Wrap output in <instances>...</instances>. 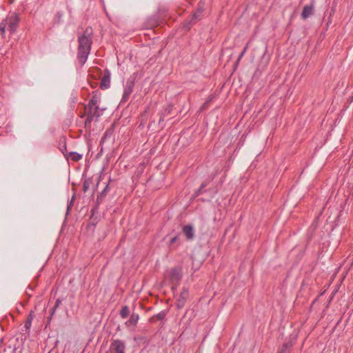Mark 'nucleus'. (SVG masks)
I'll return each instance as SVG.
<instances>
[{"mask_svg":"<svg viewBox=\"0 0 353 353\" xmlns=\"http://www.w3.org/2000/svg\"><path fill=\"white\" fill-rule=\"evenodd\" d=\"M93 31L92 28H87L82 34L78 37V52L77 59L79 63L83 65L87 61L88 57L90 52L92 44Z\"/></svg>","mask_w":353,"mask_h":353,"instance_id":"f257e3e1","label":"nucleus"},{"mask_svg":"<svg viewBox=\"0 0 353 353\" xmlns=\"http://www.w3.org/2000/svg\"><path fill=\"white\" fill-rule=\"evenodd\" d=\"M100 95L97 92H94L88 103L89 111L85 119L86 125L88 124V123H91L94 118L96 120H97L99 117L103 114L105 108H99V103H100Z\"/></svg>","mask_w":353,"mask_h":353,"instance_id":"f03ea898","label":"nucleus"},{"mask_svg":"<svg viewBox=\"0 0 353 353\" xmlns=\"http://www.w3.org/2000/svg\"><path fill=\"white\" fill-rule=\"evenodd\" d=\"M19 22V17L18 14L15 12L10 14L6 19L2 20L0 23V34L2 37H5L6 28L10 34L15 32L18 28Z\"/></svg>","mask_w":353,"mask_h":353,"instance_id":"7ed1b4c3","label":"nucleus"},{"mask_svg":"<svg viewBox=\"0 0 353 353\" xmlns=\"http://www.w3.org/2000/svg\"><path fill=\"white\" fill-rule=\"evenodd\" d=\"M137 79L136 74L134 73L132 74L127 80L125 85L124 87V90L122 96V99L121 100V103H125L132 92H133L135 81Z\"/></svg>","mask_w":353,"mask_h":353,"instance_id":"20e7f679","label":"nucleus"},{"mask_svg":"<svg viewBox=\"0 0 353 353\" xmlns=\"http://www.w3.org/2000/svg\"><path fill=\"white\" fill-rule=\"evenodd\" d=\"M126 345L124 341L120 339L112 340L108 350L105 353H125Z\"/></svg>","mask_w":353,"mask_h":353,"instance_id":"39448f33","label":"nucleus"},{"mask_svg":"<svg viewBox=\"0 0 353 353\" xmlns=\"http://www.w3.org/2000/svg\"><path fill=\"white\" fill-rule=\"evenodd\" d=\"M188 297L189 292L188 289L183 288V290L181 292L179 296L176 299V307L179 309L183 307Z\"/></svg>","mask_w":353,"mask_h":353,"instance_id":"423d86ee","label":"nucleus"},{"mask_svg":"<svg viewBox=\"0 0 353 353\" xmlns=\"http://www.w3.org/2000/svg\"><path fill=\"white\" fill-rule=\"evenodd\" d=\"M170 279L174 284H178L181 279V271L179 268H174L171 270L170 273Z\"/></svg>","mask_w":353,"mask_h":353,"instance_id":"0eeeda50","label":"nucleus"},{"mask_svg":"<svg viewBox=\"0 0 353 353\" xmlns=\"http://www.w3.org/2000/svg\"><path fill=\"white\" fill-rule=\"evenodd\" d=\"M314 11V5L311 3L310 5H306L303 7L301 17L303 19H307L309 17L313 14Z\"/></svg>","mask_w":353,"mask_h":353,"instance_id":"6e6552de","label":"nucleus"},{"mask_svg":"<svg viewBox=\"0 0 353 353\" xmlns=\"http://www.w3.org/2000/svg\"><path fill=\"white\" fill-rule=\"evenodd\" d=\"M183 232L189 240L192 239L194 236V230L191 225H184L183 227Z\"/></svg>","mask_w":353,"mask_h":353,"instance_id":"1a4fd4ad","label":"nucleus"},{"mask_svg":"<svg viewBox=\"0 0 353 353\" xmlns=\"http://www.w3.org/2000/svg\"><path fill=\"white\" fill-rule=\"evenodd\" d=\"M139 319V314L137 313H132L130 315V319L125 323V325L128 327L131 325L135 326L137 324Z\"/></svg>","mask_w":353,"mask_h":353,"instance_id":"9d476101","label":"nucleus"},{"mask_svg":"<svg viewBox=\"0 0 353 353\" xmlns=\"http://www.w3.org/2000/svg\"><path fill=\"white\" fill-rule=\"evenodd\" d=\"M203 12V6L199 5L196 11L192 14V19L190 21V23H194L196 20H198L201 16Z\"/></svg>","mask_w":353,"mask_h":353,"instance_id":"9b49d317","label":"nucleus"},{"mask_svg":"<svg viewBox=\"0 0 353 353\" xmlns=\"http://www.w3.org/2000/svg\"><path fill=\"white\" fill-rule=\"evenodd\" d=\"M110 84V78L109 75H104L101 81L100 87L103 89L108 88Z\"/></svg>","mask_w":353,"mask_h":353,"instance_id":"f8f14e48","label":"nucleus"},{"mask_svg":"<svg viewBox=\"0 0 353 353\" xmlns=\"http://www.w3.org/2000/svg\"><path fill=\"white\" fill-rule=\"evenodd\" d=\"M130 314V310L127 305H124L121 307L120 311V316L122 319H125Z\"/></svg>","mask_w":353,"mask_h":353,"instance_id":"ddd939ff","label":"nucleus"},{"mask_svg":"<svg viewBox=\"0 0 353 353\" xmlns=\"http://www.w3.org/2000/svg\"><path fill=\"white\" fill-rule=\"evenodd\" d=\"M110 191L109 184H107L105 188L100 192L97 196V199H103Z\"/></svg>","mask_w":353,"mask_h":353,"instance_id":"4468645a","label":"nucleus"},{"mask_svg":"<svg viewBox=\"0 0 353 353\" xmlns=\"http://www.w3.org/2000/svg\"><path fill=\"white\" fill-rule=\"evenodd\" d=\"M70 157L74 161H78L82 158V155L76 152H70Z\"/></svg>","mask_w":353,"mask_h":353,"instance_id":"2eb2a0df","label":"nucleus"},{"mask_svg":"<svg viewBox=\"0 0 353 353\" xmlns=\"http://www.w3.org/2000/svg\"><path fill=\"white\" fill-rule=\"evenodd\" d=\"M290 345L284 343L279 351V353H290Z\"/></svg>","mask_w":353,"mask_h":353,"instance_id":"dca6fc26","label":"nucleus"},{"mask_svg":"<svg viewBox=\"0 0 353 353\" xmlns=\"http://www.w3.org/2000/svg\"><path fill=\"white\" fill-rule=\"evenodd\" d=\"M33 318H34L33 312H31L29 314L28 320L25 323L26 328L29 329L31 327L32 321L33 320Z\"/></svg>","mask_w":353,"mask_h":353,"instance_id":"f3484780","label":"nucleus"},{"mask_svg":"<svg viewBox=\"0 0 353 353\" xmlns=\"http://www.w3.org/2000/svg\"><path fill=\"white\" fill-rule=\"evenodd\" d=\"M165 315L166 314L165 312H161L157 314L154 315L153 318H157L158 320H163L165 317Z\"/></svg>","mask_w":353,"mask_h":353,"instance_id":"a211bd4d","label":"nucleus"},{"mask_svg":"<svg viewBox=\"0 0 353 353\" xmlns=\"http://www.w3.org/2000/svg\"><path fill=\"white\" fill-rule=\"evenodd\" d=\"M90 188V183L88 181L85 180L83 183V190L84 192H86Z\"/></svg>","mask_w":353,"mask_h":353,"instance_id":"6ab92c4d","label":"nucleus"},{"mask_svg":"<svg viewBox=\"0 0 353 353\" xmlns=\"http://www.w3.org/2000/svg\"><path fill=\"white\" fill-rule=\"evenodd\" d=\"M178 239V237L177 236H174L172 238H171L170 241V245H172L174 243H175Z\"/></svg>","mask_w":353,"mask_h":353,"instance_id":"aec40b11","label":"nucleus"},{"mask_svg":"<svg viewBox=\"0 0 353 353\" xmlns=\"http://www.w3.org/2000/svg\"><path fill=\"white\" fill-rule=\"evenodd\" d=\"M57 309V308L56 307H54V306H53V307L51 309L50 313V314L51 315V317H53V316H54Z\"/></svg>","mask_w":353,"mask_h":353,"instance_id":"412c9836","label":"nucleus"},{"mask_svg":"<svg viewBox=\"0 0 353 353\" xmlns=\"http://www.w3.org/2000/svg\"><path fill=\"white\" fill-rule=\"evenodd\" d=\"M61 303V301L59 299H58L56 300L55 304L54 306L56 307L57 308H58L59 307Z\"/></svg>","mask_w":353,"mask_h":353,"instance_id":"4be33fe9","label":"nucleus"},{"mask_svg":"<svg viewBox=\"0 0 353 353\" xmlns=\"http://www.w3.org/2000/svg\"><path fill=\"white\" fill-rule=\"evenodd\" d=\"M247 49H248V46L244 47L243 51L241 52V54L239 55V59L241 58L244 55V54L246 52Z\"/></svg>","mask_w":353,"mask_h":353,"instance_id":"5701e85b","label":"nucleus"},{"mask_svg":"<svg viewBox=\"0 0 353 353\" xmlns=\"http://www.w3.org/2000/svg\"><path fill=\"white\" fill-rule=\"evenodd\" d=\"M52 319V317H51V315L50 314V316L48 317V320H47L48 325H49Z\"/></svg>","mask_w":353,"mask_h":353,"instance_id":"b1692460","label":"nucleus"},{"mask_svg":"<svg viewBox=\"0 0 353 353\" xmlns=\"http://www.w3.org/2000/svg\"><path fill=\"white\" fill-rule=\"evenodd\" d=\"M52 319V317H51V315L50 314V316L48 317V320H47L48 325H49Z\"/></svg>","mask_w":353,"mask_h":353,"instance_id":"393cba45","label":"nucleus"},{"mask_svg":"<svg viewBox=\"0 0 353 353\" xmlns=\"http://www.w3.org/2000/svg\"><path fill=\"white\" fill-rule=\"evenodd\" d=\"M205 186H206V184H205V183H203V184L201 185V187H200V188H199V192H201V190H202L203 188H205Z\"/></svg>","mask_w":353,"mask_h":353,"instance_id":"a878e982","label":"nucleus"},{"mask_svg":"<svg viewBox=\"0 0 353 353\" xmlns=\"http://www.w3.org/2000/svg\"><path fill=\"white\" fill-rule=\"evenodd\" d=\"M72 201H71V202H70V205H68V211H69V210H70V206H71V205H72Z\"/></svg>","mask_w":353,"mask_h":353,"instance_id":"bb28decb","label":"nucleus"},{"mask_svg":"<svg viewBox=\"0 0 353 353\" xmlns=\"http://www.w3.org/2000/svg\"><path fill=\"white\" fill-rule=\"evenodd\" d=\"M350 102H352V101H353V96L351 97V99H350Z\"/></svg>","mask_w":353,"mask_h":353,"instance_id":"cd10ccee","label":"nucleus"}]
</instances>
